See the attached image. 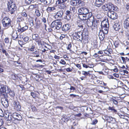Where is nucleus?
<instances>
[{
	"mask_svg": "<svg viewBox=\"0 0 129 129\" xmlns=\"http://www.w3.org/2000/svg\"><path fill=\"white\" fill-rule=\"evenodd\" d=\"M67 0H58L56 2V6H57L58 8L61 10L58 11L55 16V19L58 20H60L63 17V11L62 9H65L66 7V4L64 3L67 1Z\"/></svg>",
	"mask_w": 129,
	"mask_h": 129,
	"instance_id": "f257e3e1",
	"label": "nucleus"
},
{
	"mask_svg": "<svg viewBox=\"0 0 129 129\" xmlns=\"http://www.w3.org/2000/svg\"><path fill=\"white\" fill-rule=\"evenodd\" d=\"M2 24L4 27L6 28H8L10 26L12 27L11 25V21L10 18L8 17H5L2 20Z\"/></svg>",
	"mask_w": 129,
	"mask_h": 129,
	"instance_id": "f03ea898",
	"label": "nucleus"
},
{
	"mask_svg": "<svg viewBox=\"0 0 129 129\" xmlns=\"http://www.w3.org/2000/svg\"><path fill=\"white\" fill-rule=\"evenodd\" d=\"M103 9L105 11H113L115 9V7L111 3L106 4L102 7Z\"/></svg>",
	"mask_w": 129,
	"mask_h": 129,
	"instance_id": "7ed1b4c3",
	"label": "nucleus"
},
{
	"mask_svg": "<svg viewBox=\"0 0 129 129\" xmlns=\"http://www.w3.org/2000/svg\"><path fill=\"white\" fill-rule=\"evenodd\" d=\"M11 116L14 119L18 121H21L22 119V116L16 113H14L10 116L8 114V117L9 120H12L13 119Z\"/></svg>",
	"mask_w": 129,
	"mask_h": 129,
	"instance_id": "20e7f679",
	"label": "nucleus"
},
{
	"mask_svg": "<svg viewBox=\"0 0 129 129\" xmlns=\"http://www.w3.org/2000/svg\"><path fill=\"white\" fill-rule=\"evenodd\" d=\"M89 10L88 9L84 7H82L78 10L79 14H78V18L81 20L84 19L82 18L81 16L82 14H86L88 13Z\"/></svg>",
	"mask_w": 129,
	"mask_h": 129,
	"instance_id": "39448f33",
	"label": "nucleus"
},
{
	"mask_svg": "<svg viewBox=\"0 0 129 129\" xmlns=\"http://www.w3.org/2000/svg\"><path fill=\"white\" fill-rule=\"evenodd\" d=\"M17 7L13 3H12L8 5V8L11 14L14 13L16 10Z\"/></svg>",
	"mask_w": 129,
	"mask_h": 129,
	"instance_id": "423d86ee",
	"label": "nucleus"
},
{
	"mask_svg": "<svg viewBox=\"0 0 129 129\" xmlns=\"http://www.w3.org/2000/svg\"><path fill=\"white\" fill-rule=\"evenodd\" d=\"M107 16L112 19H115L118 17L117 14L113 11H109L107 13Z\"/></svg>",
	"mask_w": 129,
	"mask_h": 129,
	"instance_id": "0eeeda50",
	"label": "nucleus"
},
{
	"mask_svg": "<svg viewBox=\"0 0 129 129\" xmlns=\"http://www.w3.org/2000/svg\"><path fill=\"white\" fill-rule=\"evenodd\" d=\"M124 22L125 23L124 27L128 30L126 35L128 39L129 40V17L126 19Z\"/></svg>",
	"mask_w": 129,
	"mask_h": 129,
	"instance_id": "6e6552de",
	"label": "nucleus"
},
{
	"mask_svg": "<svg viewBox=\"0 0 129 129\" xmlns=\"http://www.w3.org/2000/svg\"><path fill=\"white\" fill-rule=\"evenodd\" d=\"M14 108L17 111L21 110V106L20 103L17 101H15L13 104Z\"/></svg>",
	"mask_w": 129,
	"mask_h": 129,
	"instance_id": "1a4fd4ad",
	"label": "nucleus"
},
{
	"mask_svg": "<svg viewBox=\"0 0 129 129\" xmlns=\"http://www.w3.org/2000/svg\"><path fill=\"white\" fill-rule=\"evenodd\" d=\"M10 88L8 86L3 84L0 85V92L4 93L6 92Z\"/></svg>",
	"mask_w": 129,
	"mask_h": 129,
	"instance_id": "9d476101",
	"label": "nucleus"
},
{
	"mask_svg": "<svg viewBox=\"0 0 129 129\" xmlns=\"http://www.w3.org/2000/svg\"><path fill=\"white\" fill-rule=\"evenodd\" d=\"M71 9L67 10L65 12L66 19L68 20H70L71 18Z\"/></svg>",
	"mask_w": 129,
	"mask_h": 129,
	"instance_id": "9b49d317",
	"label": "nucleus"
},
{
	"mask_svg": "<svg viewBox=\"0 0 129 129\" xmlns=\"http://www.w3.org/2000/svg\"><path fill=\"white\" fill-rule=\"evenodd\" d=\"M91 19L90 20L92 22V26H93L94 27H96L97 26V25L99 22V21L96 20H94V17L92 18V17Z\"/></svg>",
	"mask_w": 129,
	"mask_h": 129,
	"instance_id": "f8f14e48",
	"label": "nucleus"
},
{
	"mask_svg": "<svg viewBox=\"0 0 129 129\" xmlns=\"http://www.w3.org/2000/svg\"><path fill=\"white\" fill-rule=\"evenodd\" d=\"M113 27L116 31H118L119 30V29H120V28H121V26L119 23H115L113 25Z\"/></svg>",
	"mask_w": 129,
	"mask_h": 129,
	"instance_id": "ddd939ff",
	"label": "nucleus"
},
{
	"mask_svg": "<svg viewBox=\"0 0 129 129\" xmlns=\"http://www.w3.org/2000/svg\"><path fill=\"white\" fill-rule=\"evenodd\" d=\"M1 103L3 106L6 108H7L9 106V100H2L1 101Z\"/></svg>",
	"mask_w": 129,
	"mask_h": 129,
	"instance_id": "4468645a",
	"label": "nucleus"
},
{
	"mask_svg": "<svg viewBox=\"0 0 129 129\" xmlns=\"http://www.w3.org/2000/svg\"><path fill=\"white\" fill-rule=\"evenodd\" d=\"M86 14V18L84 19H83V20L90 19V20L92 17V18L94 17L92 15V13L91 12H89V11H88V13Z\"/></svg>",
	"mask_w": 129,
	"mask_h": 129,
	"instance_id": "2eb2a0df",
	"label": "nucleus"
},
{
	"mask_svg": "<svg viewBox=\"0 0 129 129\" xmlns=\"http://www.w3.org/2000/svg\"><path fill=\"white\" fill-rule=\"evenodd\" d=\"M20 28H19L17 30L18 32L20 33H22L25 31L28 28V27L27 26H25L21 28V26L20 25H19Z\"/></svg>",
	"mask_w": 129,
	"mask_h": 129,
	"instance_id": "dca6fc26",
	"label": "nucleus"
},
{
	"mask_svg": "<svg viewBox=\"0 0 129 129\" xmlns=\"http://www.w3.org/2000/svg\"><path fill=\"white\" fill-rule=\"evenodd\" d=\"M62 31H66L69 30L70 29V26L68 24L63 25L62 28Z\"/></svg>",
	"mask_w": 129,
	"mask_h": 129,
	"instance_id": "f3484780",
	"label": "nucleus"
},
{
	"mask_svg": "<svg viewBox=\"0 0 129 129\" xmlns=\"http://www.w3.org/2000/svg\"><path fill=\"white\" fill-rule=\"evenodd\" d=\"M7 93L9 94V95L12 97H13L15 96V92L13 90H11L10 88L8 89Z\"/></svg>",
	"mask_w": 129,
	"mask_h": 129,
	"instance_id": "a211bd4d",
	"label": "nucleus"
},
{
	"mask_svg": "<svg viewBox=\"0 0 129 129\" xmlns=\"http://www.w3.org/2000/svg\"><path fill=\"white\" fill-rule=\"evenodd\" d=\"M1 96L2 97L1 98V101H2V100H8V94L6 93H2V94H1Z\"/></svg>",
	"mask_w": 129,
	"mask_h": 129,
	"instance_id": "6ab92c4d",
	"label": "nucleus"
},
{
	"mask_svg": "<svg viewBox=\"0 0 129 129\" xmlns=\"http://www.w3.org/2000/svg\"><path fill=\"white\" fill-rule=\"evenodd\" d=\"M56 9L54 7H48L46 9V11L48 13H50L53 12L54 10H55Z\"/></svg>",
	"mask_w": 129,
	"mask_h": 129,
	"instance_id": "aec40b11",
	"label": "nucleus"
},
{
	"mask_svg": "<svg viewBox=\"0 0 129 129\" xmlns=\"http://www.w3.org/2000/svg\"><path fill=\"white\" fill-rule=\"evenodd\" d=\"M99 38L101 41H103L105 37V35L102 31H100L99 34Z\"/></svg>",
	"mask_w": 129,
	"mask_h": 129,
	"instance_id": "412c9836",
	"label": "nucleus"
},
{
	"mask_svg": "<svg viewBox=\"0 0 129 129\" xmlns=\"http://www.w3.org/2000/svg\"><path fill=\"white\" fill-rule=\"evenodd\" d=\"M32 38L34 40H35L36 41L38 40H40L41 39V38L39 37L38 35L37 34H34L32 36Z\"/></svg>",
	"mask_w": 129,
	"mask_h": 129,
	"instance_id": "4be33fe9",
	"label": "nucleus"
},
{
	"mask_svg": "<svg viewBox=\"0 0 129 129\" xmlns=\"http://www.w3.org/2000/svg\"><path fill=\"white\" fill-rule=\"evenodd\" d=\"M12 39L13 40H15L17 38H18V35L17 33L14 32L12 35Z\"/></svg>",
	"mask_w": 129,
	"mask_h": 129,
	"instance_id": "5701e85b",
	"label": "nucleus"
},
{
	"mask_svg": "<svg viewBox=\"0 0 129 129\" xmlns=\"http://www.w3.org/2000/svg\"><path fill=\"white\" fill-rule=\"evenodd\" d=\"M95 4L96 6L100 7L103 4L100 2L99 0H96L95 3Z\"/></svg>",
	"mask_w": 129,
	"mask_h": 129,
	"instance_id": "b1692460",
	"label": "nucleus"
},
{
	"mask_svg": "<svg viewBox=\"0 0 129 129\" xmlns=\"http://www.w3.org/2000/svg\"><path fill=\"white\" fill-rule=\"evenodd\" d=\"M77 38H78L79 39L78 41H81V42L82 41V40H83V39L84 38L83 37V33L81 32L80 34H79Z\"/></svg>",
	"mask_w": 129,
	"mask_h": 129,
	"instance_id": "393cba45",
	"label": "nucleus"
},
{
	"mask_svg": "<svg viewBox=\"0 0 129 129\" xmlns=\"http://www.w3.org/2000/svg\"><path fill=\"white\" fill-rule=\"evenodd\" d=\"M28 22L31 26H34V20L32 18H30L28 19Z\"/></svg>",
	"mask_w": 129,
	"mask_h": 129,
	"instance_id": "a878e982",
	"label": "nucleus"
},
{
	"mask_svg": "<svg viewBox=\"0 0 129 129\" xmlns=\"http://www.w3.org/2000/svg\"><path fill=\"white\" fill-rule=\"evenodd\" d=\"M105 23H104V21H103L101 23V25L102 27H108L109 26V25H108L107 24H108V22L107 21Z\"/></svg>",
	"mask_w": 129,
	"mask_h": 129,
	"instance_id": "bb28decb",
	"label": "nucleus"
},
{
	"mask_svg": "<svg viewBox=\"0 0 129 129\" xmlns=\"http://www.w3.org/2000/svg\"><path fill=\"white\" fill-rule=\"evenodd\" d=\"M34 78H36L35 79H36L37 81H38L39 80H41L42 79V77L41 76L38 75V74L35 76V77H34Z\"/></svg>",
	"mask_w": 129,
	"mask_h": 129,
	"instance_id": "cd10ccee",
	"label": "nucleus"
},
{
	"mask_svg": "<svg viewBox=\"0 0 129 129\" xmlns=\"http://www.w3.org/2000/svg\"><path fill=\"white\" fill-rule=\"evenodd\" d=\"M58 20H55L52 22L51 24V28H53L55 26L57 22L58 21Z\"/></svg>",
	"mask_w": 129,
	"mask_h": 129,
	"instance_id": "c85d7f7f",
	"label": "nucleus"
},
{
	"mask_svg": "<svg viewBox=\"0 0 129 129\" xmlns=\"http://www.w3.org/2000/svg\"><path fill=\"white\" fill-rule=\"evenodd\" d=\"M87 24L88 26L91 27L92 26V22L90 19H88L87 21Z\"/></svg>",
	"mask_w": 129,
	"mask_h": 129,
	"instance_id": "c756f323",
	"label": "nucleus"
},
{
	"mask_svg": "<svg viewBox=\"0 0 129 129\" xmlns=\"http://www.w3.org/2000/svg\"><path fill=\"white\" fill-rule=\"evenodd\" d=\"M103 119L106 120H109V118H110V119H111V117L108 116L106 115L103 116Z\"/></svg>",
	"mask_w": 129,
	"mask_h": 129,
	"instance_id": "7c9ffc66",
	"label": "nucleus"
},
{
	"mask_svg": "<svg viewBox=\"0 0 129 129\" xmlns=\"http://www.w3.org/2000/svg\"><path fill=\"white\" fill-rule=\"evenodd\" d=\"M57 25L56 26V29L57 30L59 29L61 27L62 23L61 22L59 21L58 24V23Z\"/></svg>",
	"mask_w": 129,
	"mask_h": 129,
	"instance_id": "2f4dec72",
	"label": "nucleus"
},
{
	"mask_svg": "<svg viewBox=\"0 0 129 129\" xmlns=\"http://www.w3.org/2000/svg\"><path fill=\"white\" fill-rule=\"evenodd\" d=\"M23 36H22V38L25 42H27L29 39V38L27 36L24 37V38Z\"/></svg>",
	"mask_w": 129,
	"mask_h": 129,
	"instance_id": "473e14b6",
	"label": "nucleus"
},
{
	"mask_svg": "<svg viewBox=\"0 0 129 129\" xmlns=\"http://www.w3.org/2000/svg\"><path fill=\"white\" fill-rule=\"evenodd\" d=\"M52 0H45L44 1H41V2H45L46 4H49L51 2Z\"/></svg>",
	"mask_w": 129,
	"mask_h": 129,
	"instance_id": "72a5a7b5",
	"label": "nucleus"
},
{
	"mask_svg": "<svg viewBox=\"0 0 129 129\" xmlns=\"http://www.w3.org/2000/svg\"><path fill=\"white\" fill-rule=\"evenodd\" d=\"M34 0H25V2L27 4H29L34 2Z\"/></svg>",
	"mask_w": 129,
	"mask_h": 129,
	"instance_id": "f704fd0d",
	"label": "nucleus"
},
{
	"mask_svg": "<svg viewBox=\"0 0 129 129\" xmlns=\"http://www.w3.org/2000/svg\"><path fill=\"white\" fill-rule=\"evenodd\" d=\"M83 67L86 68H87L88 67L92 68L93 67V65H90V66L89 65H87L85 63L83 64Z\"/></svg>",
	"mask_w": 129,
	"mask_h": 129,
	"instance_id": "c9c22d12",
	"label": "nucleus"
},
{
	"mask_svg": "<svg viewBox=\"0 0 129 129\" xmlns=\"http://www.w3.org/2000/svg\"><path fill=\"white\" fill-rule=\"evenodd\" d=\"M82 74L83 75L86 76L88 75V74H89V71H88V72H86L84 71H82Z\"/></svg>",
	"mask_w": 129,
	"mask_h": 129,
	"instance_id": "e433bc0d",
	"label": "nucleus"
},
{
	"mask_svg": "<svg viewBox=\"0 0 129 129\" xmlns=\"http://www.w3.org/2000/svg\"><path fill=\"white\" fill-rule=\"evenodd\" d=\"M1 51L3 54H5L6 56H8V54L7 52V51L6 50L3 49H2Z\"/></svg>",
	"mask_w": 129,
	"mask_h": 129,
	"instance_id": "4c0bfd02",
	"label": "nucleus"
},
{
	"mask_svg": "<svg viewBox=\"0 0 129 129\" xmlns=\"http://www.w3.org/2000/svg\"><path fill=\"white\" fill-rule=\"evenodd\" d=\"M11 78L13 80H15L17 78V76L15 74H13L11 75Z\"/></svg>",
	"mask_w": 129,
	"mask_h": 129,
	"instance_id": "58836bf2",
	"label": "nucleus"
},
{
	"mask_svg": "<svg viewBox=\"0 0 129 129\" xmlns=\"http://www.w3.org/2000/svg\"><path fill=\"white\" fill-rule=\"evenodd\" d=\"M98 122V121L97 119H94L93 120L91 124L92 125H95Z\"/></svg>",
	"mask_w": 129,
	"mask_h": 129,
	"instance_id": "ea45409f",
	"label": "nucleus"
},
{
	"mask_svg": "<svg viewBox=\"0 0 129 129\" xmlns=\"http://www.w3.org/2000/svg\"><path fill=\"white\" fill-rule=\"evenodd\" d=\"M35 13L36 15L37 16L39 17L40 16L41 14L39 10H36L35 11Z\"/></svg>",
	"mask_w": 129,
	"mask_h": 129,
	"instance_id": "a19ab883",
	"label": "nucleus"
},
{
	"mask_svg": "<svg viewBox=\"0 0 129 129\" xmlns=\"http://www.w3.org/2000/svg\"><path fill=\"white\" fill-rule=\"evenodd\" d=\"M109 110L113 111L115 113H116L117 111L113 107H109Z\"/></svg>",
	"mask_w": 129,
	"mask_h": 129,
	"instance_id": "79ce46f5",
	"label": "nucleus"
},
{
	"mask_svg": "<svg viewBox=\"0 0 129 129\" xmlns=\"http://www.w3.org/2000/svg\"><path fill=\"white\" fill-rule=\"evenodd\" d=\"M0 116L1 117H3L4 116V113L3 112L1 109L0 108Z\"/></svg>",
	"mask_w": 129,
	"mask_h": 129,
	"instance_id": "37998d69",
	"label": "nucleus"
},
{
	"mask_svg": "<svg viewBox=\"0 0 129 129\" xmlns=\"http://www.w3.org/2000/svg\"><path fill=\"white\" fill-rule=\"evenodd\" d=\"M35 7V5H30L29 7V9H33Z\"/></svg>",
	"mask_w": 129,
	"mask_h": 129,
	"instance_id": "c03bdc74",
	"label": "nucleus"
},
{
	"mask_svg": "<svg viewBox=\"0 0 129 129\" xmlns=\"http://www.w3.org/2000/svg\"><path fill=\"white\" fill-rule=\"evenodd\" d=\"M21 15L23 17H27V14L25 12H23L21 13Z\"/></svg>",
	"mask_w": 129,
	"mask_h": 129,
	"instance_id": "a18cd8bd",
	"label": "nucleus"
},
{
	"mask_svg": "<svg viewBox=\"0 0 129 129\" xmlns=\"http://www.w3.org/2000/svg\"><path fill=\"white\" fill-rule=\"evenodd\" d=\"M59 63L62 64H66V62L64 59H61L59 61Z\"/></svg>",
	"mask_w": 129,
	"mask_h": 129,
	"instance_id": "49530a36",
	"label": "nucleus"
},
{
	"mask_svg": "<svg viewBox=\"0 0 129 129\" xmlns=\"http://www.w3.org/2000/svg\"><path fill=\"white\" fill-rule=\"evenodd\" d=\"M35 47L34 45H33L31 48L28 49L29 51H34V49L35 48Z\"/></svg>",
	"mask_w": 129,
	"mask_h": 129,
	"instance_id": "de8ad7c7",
	"label": "nucleus"
},
{
	"mask_svg": "<svg viewBox=\"0 0 129 129\" xmlns=\"http://www.w3.org/2000/svg\"><path fill=\"white\" fill-rule=\"evenodd\" d=\"M19 44L20 45L21 47H22V45L24 44L23 41L21 40H18Z\"/></svg>",
	"mask_w": 129,
	"mask_h": 129,
	"instance_id": "09e8293b",
	"label": "nucleus"
},
{
	"mask_svg": "<svg viewBox=\"0 0 129 129\" xmlns=\"http://www.w3.org/2000/svg\"><path fill=\"white\" fill-rule=\"evenodd\" d=\"M36 42H37L38 45H41L42 44V43L41 42V39L40 40H38L37 41H36Z\"/></svg>",
	"mask_w": 129,
	"mask_h": 129,
	"instance_id": "8fccbe9b",
	"label": "nucleus"
},
{
	"mask_svg": "<svg viewBox=\"0 0 129 129\" xmlns=\"http://www.w3.org/2000/svg\"><path fill=\"white\" fill-rule=\"evenodd\" d=\"M30 94L31 96H32L34 98H35L36 97V95L35 93L31 92Z\"/></svg>",
	"mask_w": 129,
	"mask_h": 129,
	"instance_id": "3c124183",
	"label": "nucleus"
},
{
	"mask_svg": "<svg viewBox=\"0 0 129 129\" xmlns=\"http://www.w3.org/2000/svg\"><path fill=\"white\" fill-rule=\"evenodd\" d=\"M4 41L6 43H8L9 42V38H5Z\"/></svg>",
	"mask_w": 129,
	"mask_h": 129,
	"instance_id": "603ef678",
	"label": "nucleus"
},
{
	"mask_svg": "<svg viewBox=\"0 0 129 129\" xmlns=\"http://www.w3.org/2000/svg\"><path fill=\"white\" fill-rule=\"evenodd\" d=\"M73 36L74 39H75L74 37H75V38H76V40H77L78 39H79V38H77V32H75L73 34Z\"/></svg>",
	"mask_w": 129,
	"mask_h": 129,
	"instance_id": "864d4df0",
	"label": "nucleus"
},
{
	"mask_svg": "<svg viewBox=\"0 0 129 129\" xmlns=\"http://www.w3.org/2000/svg\"><path fill=\"white\" fill-rule=\"evenodd\" d=\"M123 88L126 90L129 91V88L128 87L125 85H124Z\"/></svg>",
	"mask_w": 129,
	"mask_h": 129,
	"instance_id": "5fc2aeb1",
	"label": "nucleus"
},
{
	"mask_svg": "<svg viewBox=\"0 0 129 129\" xmlns=\"http://www.w3.org/2000/svg\"><path fill=\"white\" fill-rule=\"evenodd\" d=\"M83 39V42L85 43H87L88 42V40L87 38H85L84 39V38Z\"/></svg>",
	"mask_w": 129,
	"mask_h": 129,
	"instance_id": "6e6d98bb",
	"label": "nucleus"
},
{
	"mask_svg": "<svg viewBox=\"0 0 129 129\" xmlns=\"http://www.w3.org/2000/svg\"><path fill=\"white\" fill-rule=\"evenodd\" d=\"M102 30H108V27H102Z\"/></svg>",
	"mask_w": 129,
	"mask_h": 129,
	"instance_id": "4d7b16f0",
	"label": "nucleus"
},
{
	"mask_svg": "<svg viewBox=\"0 0 129 129\" xmlns=\"http://www.w3.org/2000/svg\"><path fill=\"white\" fill-rule=\"evenodd\" d=\"M70 9H71V11H72L74 12L75 11V8L74 7H71Z\"/></svg>",
	"mask_w": 129,
	"mask_h": 129,
	"instance_id": "13d9d810",
	"label": "nucleus"
},
{
	"mask_svg": "<svg viewBox=\"0 0 129 129\" xmlns=\"http://www.w3.org/2000/svg\"><path fill=\"white\" fill-rule=\"evenodd\" d=\"M3 124V121L2 119H0V126H1Z\"/></svg>",
	"mask_w": 129,
	"mask_h": 129,
	"instance_id": "bf43d9fd",
	"label": "nucleus"
},
{
	"mask_svg": "<svg viewBox=\"0 0 129 129\" xmlns=\"http://www.w3.org/2000/svg\"><path fill=\"white\" fill-rule=\"evenodd\" d=\"M72 47V45L71 43L69 44L68 45V47H67V49L68 50H70Z\"/></svg>",
	"mask_w": 129,
	"mask_h": 129,
	"instance_id": "052dcab7",
	"label": "nucleus"
},
{
	"mask_svg": "<svg viewBox=\"0 0 129 129\" xmlns=\"http://www.w3.org/2000/svg\"><path fill=\"white\" fill-rule=\"evenodd\" d=\"M82 115V114L81 113H79L78 114H76L75 115V116L76 117H80Z\"/></svg>",
	"mask_w": 129,
	"mask_h": 129,
	"instance_id": "680f3d73",
	"label": "nucleus"
},
{
	"mask_svg": "<svg viewBox=\"0 0 129 129\" xmlns=\"http://www.w3.org/2000/svg\"><path fill=\"white\" fill-rule=\"evenodd\" d=\"M71 87L70 88H68V89H70L71 90H74L75 89V88L72 86H71Z\"/></svg>",
	"mask_w": 129,
	"mask_h": 129,
	"instance_id": "e2e57ef3",
	"label": "nucleus"
},
{
	"mask_svg": "<svg viewBox=\"0 0 129 129\" xmlns=\"http://www.w3.org/2000/svg\"><path fill=\"white\" fill-rule=\"evenodd\" d=\"M66 70L68 72H70L72 71V70L70 68H68L66 69Z\"/></svg>",
	"mask_w": 129,
	"mask_h": 129,
	"instance_id": "0e129e2a",
	"label": "nucleus"
},
{
	"mask_svg": "<svg viewBox=\"0 0 129 129\" xmlns=\"http://www.w3.org/2000/svg\"><path fill=\"white\" fill-rule=\"evenodd\" d=\"M76 66L79 69H81V66L80 64H77L76 65Z\"/></svg>",
	"mask_w": 129,
	"mask_h": 129,
	"instance_id": "69168bd1",
	"label": "nucleus"
},
{
	"mask_svg": "<svg viewBox=\"0 0 129 129\" xmlns=\"http://www.w3.org/2000/svg\"><path fill=\"white\" fill-rule=\"evenodd\" d=\"M108 30H102V31L103 33H104V34L105 35V34H108Z\"/></svg>",
	"mask_w": 129,
	"mask_h": 129,
	"instance_id": "338daca9",
	"label": "nucleus"
},
{
	"mask_svg": "<svg viewBox=\"0 0 129 129\" xmlns=\"http://www.w3.org/2000/svg\"><path fill=\"white\" fill-rule=\"evenodd\" d=\"M32 110L33 111H37V109L35 107H33L32 108Z\"/></svg>",
	"mask_w": 129,
	"mask_h": 129,
	"instance_id": "774afa93",
	"label": "nucleus"
}]
</instances>
